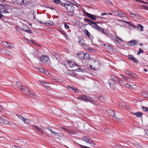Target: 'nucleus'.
<instances>
[{
	"instance_id": "f257e3e1",
	"label": "nucleus",
	"mask_w": 148,
	"mask_h": 148,
	"mask_svg": "<svg viewBox=\"0 0 148 148\" xmlns=\"http://www.w3.org/2000/svg\"><path fill=\"white\" fill-rule=\"evenodd\" d=\"M84 20L85 22L88 23L90 25H91L95 29L105 34H107L106 33L107 32L106 30H105L103 28L101 27L97 24L98 23L94 22L88 19L84 18Z\"/></svg>"
},
{
	"instance_id": "f03ea898",
	"label": "nucleus",
	"mask_w": 148,
	"mask_h": 148,
	"mask_svg": "<svg viewBox=\"0 0 148 148\" xmlns=\"http://www.w3.org/2000/svg\"><path fill=\"white\" fill-rule=\"evenodd\" d=\"M63 4L66 8L67 11L69 12H73L75 10V7H77V6L76 5L70 2Z\"/></svg>"
},
{
	"instance_id": "7ed1b4c3",
	"label": "nucleus",
	"mask_w": 148,
	"mask_h": 148,
	"mask_svg": "<svg viewBox=\"0 0 148 148\" xmlns=\"http://www.w3.org/2000/svg\"><path fill=\"white\" fill-rule=\"evenodd\" d=\"M40 59L42 64H50L51 63L49 58L45 56H41L40 57Z\"/></svg>"
},
{
	"instance_id": "20e7f679",
	"label": "nucleus",
	"mask_w": 148,
	"mask_h": 148,
	"mask_svg": "<svg viewBox=\"0 0 148 148\" xmlns=\"http://www.w3.org/2000/svg\"><path fill=\"white\" fill-rule=\"evenodd\" d=\"M82 139L86 142L93 144V145H95L94 142L92 139L86 136H84L82 138Z\"/></svg>"
},
{
	"instance_id": "39448f33",
	"label": "nucleus",
	"mask_w": 148,
	"mask_h": 148,
	"mask_svg": "<svg viewBox=\"0 0 148 148\" xmlns=\"http://www.w3.org/2000/svg\"><path fill=\"white\" fill-rule=\"evenodd\" d=\"M109 85L110 86V88L112 90H114L116 84L115 83V81L113 80L112 79L110 78L109 80Z\"/></svg>"
},
{
	"instance_id": "423d86ee",
	"label": "nucleus",
	"mask_w": 148,
	"mask_h": 148,
	"mask_svg": "<svg viewBox=\"0 0 148 148\" xmlns=\"http://www.w3.org/2000/svg\"><path fill=\"white\" fill-rule=\"evenodd\" d=\"M107 112L108 114L110 116H113L114 118L115 119H119L117 118V117L115 116V111L114 110H108L107 111Z\"/></svg>"
},
{
	"instance_id": "0eeeda50",
	"label": "nucleus",
	"mask_w": 148,
	"mask_h": 148,
	"mask_svg": "<svg viewBox=\"0 0 148 148\" xmlns=\"http://www.w3.org/2000/svg\"><path fill=\"white\" fill-rule=\"evenodd\" d=\"M85 14L88 17L90 18L92 20H96V17H97L95 15H94L93 14H90L88 13L87 12H86L85 13Z\"/></svg>"
},
{
	"instance_id": "6e6552de",
	"label": "nucleus",
	"mask_w": 148,
	"mask_h": 148,
	"mask_svg": "<svg viewBox=\"0 0 148 148\" xmlns=\"http://www.w3.org/2000/svg\"><path fill=\"white\" fill-rule=\"evenodd\" d=\"M128 58L129 60L133 61L136 63H137L138 62V61L137 60V59L135 58L132 55H129L128 56Z\"/></svg>"
},
{
	"instance_id": "1a4fd4ad",
	"label": "nucleus",
	"mask_w": 148,
	"mask_h": 148,
	"mask_svg": "<svg viewBox=\"0 0 148 148\" xmlns=\"http://www.w3.org/2000/svg\"><path fill=\"white\" fill-rule=\"evenodd\" d=\"M59 31L61 34H63L66 38V39H68L69 38L68 36L66 33L62 29H59Z\"/></svg>"
},
{
	"instance_id": "9d476101",
	"label": "nucleus",
	"mask_w": 148,
	"mask_h": 148,
	"mask_svg": "<svg viewBox=\"0 0 148 148\" xmlns=\"http://www.w3.org/2000/svg\"><path fill=\"white\" fill-rule=\"evenodd\" d=\"M121 76L124 78L125 82H131V79L130 78L127 77V76L124 75H121Z\"/></svg>"
},
{
	"instance_id": "9b49d317",
	"label": "nucleus",
	"mask_w": 148,
	"mask_h": 148,
	"mask_svg": "<svg viewBox=\"0 0 148 148\" xmlns=\"http://www.w3.org/2000/svg\"><path fill=\"white\" fill-rule=\"evenodd\" d=\"M1 123L4 124L6 125L9 124V125H12L11 123H9V122L7 120L3 119H2L1 121Z\"/></svg>"
},
{
	"instance_id": "f8f14e48",
	"label": "nucleus",
	"mask_w": 148,
	"mask_h": 148,
	"mask_svg": "<svg viewBox=\"0 0 148 148\" xmlns=\"http://www.w3.org/2000/svg\"><path fill=\"white\" fill-rule=\"evenodd\" d=\"M23 91L24 93L26 94H29V90L28 88H21Z\"/></svg>"
},
{
	"instance_id": "ddd939ff",
	"label": "nucleus",
	"mask_w": 148,
	"mask_h": 148,
	"mask_svg": "<svg viewBox=\"0 0 148 148\" xmlns=\"http://www.w3.org/2000/svg\"><path fill=\"white\" fill-rule=\"evenodd\" d=\"M68 64L71 68L74 67L75 66H77V65L72 61L68 62Z\"/></svg>"
},
{
	"instance_id": "4468645a",
	"label": "nucleus",
	"mask_w": 148,
	"mask_h": 148,
	"mask_svg": "<svg viewBox=\"0 0 148 148\" xmlns=\"http://www.w3.org/2000/svg\"><path fill=\"white\" fill-rule=\"evenodd\" d=\"M77 55L81 59H85V54L82 52H80V53H78L77 54Z\"/></svg>"
},
{
	"instance_id": "2eb2a0df",
	"label": "nucleus",
	"mask_w": 148,
	"mask_h": 148,
	"mask_svg": "<svg viewBox=\"0 0 148 148\" xmlns=\"http://www.w3.org/2000/svg\"><path fill=\"white\" fill-rule=\"evenodd\" d=\"M42 24H45L47 26H52L53 25L54 23L51 20H49L46 23H42Z\"/></svg>"
},
{
	"instance_id": "dca6fc26",
	"label": "nucleus",
	"mask_w": 148,
	"mask_h": 148,
	"mask_svg": "<svg viewBox=\"0 0 148 148\" xmlns=\"http://www.w3.org/2000/svg\"><path fill=\"white\" fill-rule=\"evenodd\" d=\"M141 95L142 97L144 98L148 97V93L146 92H142L141 93Z\"/></svg>"
},
{
	"instance_id": "f3484780",
	"label": "nucleus",
	"mask_w": 148,
	"mask_h": 148,
	"mask_svg": "<svg viewBox=\"0 0 148 148\" xmlns=\"http://www.w3.org/2000/svg\"><path fill=\"white\" fill-rule=\"evenodd\" d=\"M17 1V3L18 4H22L23 3H27L29 1H27V0L25 1V0H16Z\"/></svg>"
},
{
	"instance_id": "a211bd4d",
	"label": "nucleus",
	"mask_w": 148,
	"mask_h": 148,
	"mask_svg": "<svg viewBox=\"0 0 148 148\" xmlns=\"http://www.w3.org/2000/svg\"><path fill=\"white\" fill-rule=\"evenodd\" d=\"M132 113L136 116L138 117H141L142 115V113L140 112H138L135 113Z\"/></svg>"
},
{
	"instance_id": "6ab92c4d",
	"label": "nucleus",
	"mask_w": 148,
	"mask_h": 148,
	"mask_svg": "<svg viewBox=\"0 0 148 148\" xmlns=\"http://www.w3.org/2000/svg\"><path fill=\"white\" fill-rule=\"evenodd\" d=\"M22 29L23 31L27 32L28 31L29 28L27 25H23L22 26Z\"/></svg>"
},
{
	"instance_id": "aec40b11",
	"label": "nucleus",
	"mask_w": 148,
	"mask_h": 148,
	"mask_svg": "<svg viewBox=\"0 0 148 148\" xmlns=\"http://www.w3.org/2000/svg\"><path fill=\"white\" fill-rule=\"evenodd\" d=\"M79 44L82 46H83L84 44L85 43L84 41L82 38V39H79Z\"/></svg>"
},
{
	"instance_id": "412c9836",
	"label": "nucleus",
	"mask_w": 148,
	"mask_h": 148,
	"mask_svg": "<svg viewBox=\"0 0 148 148\" xmlns=\"http://www.w3.org/2000/svg\"><path fill=\"white\" fill-rule=\"evenodd\" d=\"M16 87L20 88V87L23 88L24 86L22 85L21 83L20 82H17L16 83Z\"/></svg>"
},
{
	"instance_id": "4be33fe9",
	"label": "nucleus",
	"mask_w": 148,
	"mask_h": 148,
	"mask_svg": "<svg viewBox=\"0 0 148 148\" xmlns=\"http://www.w3.org/2000/svg\"><path fill=\"white\" fill-rule=\"evenodd\" d=\"M88 96H86L81 95L80 96V98L82 100H86Z\"/></svg>"
},
{
	"instance_id": "5701e85b",
	"label": "nucleus",
	"mask_w": 148,
	"mask_h": 148,
	"mask_svg": "<svg viewBox=\"0 0 148 148\" xmlns=\"http://www.w3.org/2000/svg\"><path fill=\"white\" fill-rule=\"evenodd\" d=\"M111 79H112L114 81L116 82L118 80V78L117 77H116L114 75H111L110 77Z\"/></svg>"
},
{
	"instance_id": "b1692460",
	"label": "nucleus",
	"mask_w": 148,
	"mask_h": 148,
	"mask_svg": "<svg viewBox=\"0 0 148 148\" xmlns=\"http://www.w3.org/2000/svg\"><path fill=\"white\" fill-rule=\"evenodd\" d=\"M84 33L85 34L87 35V36L88 38H90L91 36V34L86 29H85L84 31Z\"/></svg>"
},
{
	"instance_id": "393cba45",
	"label": "nucleus",
	"mask_w": 148,
	"mask_h": 148,
	"mask_svg": "<svg viewBox=\"0 0 148 148\" xmlns=\"http://www.w3.org/2000/svg\"><path fill=\"white\" fill-rule=\"evenodd\" d=\"M86 101L93 103L94 101V100L91 98H90L88 97Z\"/></svg>"
},
{
	"instance_id": "a878e982",
	"label": "nucleus",
	"mask_w": 148,
	"mask_h": 148,
	"mask_svg": "<svg viewBox=\"0 0 148 148\" xmlns=\"http://www.w3.org/2000/svg\"><path fill=\"white\" fill-rule=\"evenodd\" d=\"M3 42L5 45H7V46H8L10 47H12L11 45H12V44H11L10 43L6 41H4V42Z\"/></svg>"
},
{
	"instance_id": "bb28decb",
	"label": "nucleus",
	"mask_w": 148,
	"mask_h": 148,
	"mask_svg": "<svg viewBox=\"0 0 148 148\" xmlns=\"http://www.w3.org/2000/svg\"><path fill=\"white\" fill-rule=\"evenodd\" d=\"M52 54L56 58V59H58L59 58V55L57 54L56 53L53 52Z\"/></svg>"
},
{
	"instance_id": "cd10ccee",
	"label": "nucleus",
	"mask_w": 148,
	"mask_h": 148,
	"mask_svg": "<svg viewBox=\"0 0 148 148\" xmlns=\"http://www.w3.org/2000/svg\"><path fill=\"white\" fill-rule=\"evenodd\" d=\"M26 124H29L31 122L28 119H25L24 121H23Z\"/></svg>"
},
{
	"instance_id": "c85d7f7f",
	"label": "nucleus",
	"mask_w": 148,
	"mask_h": 148,
	"mask_svg": "<svg viewBox=\"0 0 148 148\" xmlns=\"http://www.w3.org/2000/svg\"><path fill=\"white\" fill-rule=\"evenodd\" d=\"M5 52V54L6 55H9L11 56L12 55V53L9 51L6 50Z\"/></svg>"
},
{
	"instance_id": "c756f323",
	"label": "nucleus",
	"mask_w": 148,
	"mask_h": 148,
	"mask_svg": "<svg viewBox=\"0 0 148 148\" xmlns=\"http://www.w3.org/2000/svg\"><path fill=\"white\" fill-rule=\"evenodd\" d=\"M99 100L101 102H103L105 99V97L103 96H101L99 97Z\"/></svg>"
},
{
	"instance_id": "7c9ffc66",
	"label": "nucleus",
	"mask_w": 148,
	"mask_h": 148,
	"mask_svg": "<svg viewBox=\"0 0 148 148\" xmlns=\"http://www.w3.org/2000/svg\"><path fill=\"white\" fill-rule=\"evenodd\" d=\"M116 82H118V84L121 86H122V85L123 84V81L119 78H118V79Z\"/></svg>"
},
{
	"instance_id": "2f4dec72",
	"label": "nucleus",
	"mask_w": 148,
	"mask_h": 148,
	"mask_svg": "<svg viewBox=\"0 0 148 148\" xmlns=\"http://www.w3.org/2000/svg\"><path fill=\"white\" fill-rule=\"evenodd\" d=\"M28 95H29L32 98H35V97H36L35 95L33 92H29V94Z\"/></svg>"
},
{
	"instance_id": "473e14b6",
	"label": "nucleus",
	"mask_w": 148,
	"mask_h": 148,
	"mask_svg": "<svg viewBox=\"0 0 148 148\" xmlns=\"http://www.w3.org/2000/svg\"><path fill=\"white\" fill-rule=\"evenodd\" d=\"M16 29L18 31V32L19 33H21L22 32V30H21L20 28L18 26H16Z\"/></svg>"
},
{
	"instance_id": "72a5a7b5",
	"label": "nucleus",
	"mask_w": 148,
	"mask_h": 148,
	"mask_svg": "<svg viewBox=\"0 0 148 148\" xmlns=\"http://www.w3.org/2000/svg\"><path fill=\"white\" fill-rule=\"evenodd\" d=\"M137 27L138 28L140 27V29H140V30L141 31H143V27L142 25H141L140 24H138L137 25Z\"/></svg>"
},
{
	"instance_id": "f704fd0d",
	"label": "nucleus",
	"mask_w": 148,
	"mask_h": 148,
	"mask_svg": "<svg viewBox=\"0 0 148 148\" xmlns=\"http://www.w3.org/2000/svg\"><path fill=\"white\" fill-rule=\"evenodd\" d=\"M136 42L134 40H132L131 41H128L127 42V44H129L130 43L132 44L133 43V45H134L135 44Z\"/></svg>"
},
{
	"instance_id": "c9c22d12",
	"label": "nucleus",
	"mask_w": 148,
	"mask_h": 148,
	"mask_svg": "<svg viewBox=\"0 0 148 148\" xmlns=\"http://www.w3.org/2000/svg\"><path fill=\"white\" fill-rule=\"evenodd\" d=\"M53 65L55 67V68L56 69H58L59 68V65L58 64V63L57 64H55V63H54Z\"/></svg>"
},
{
	"instance_id": "e433bc0d",
	"label": "nucleus",
	"mask_w": 148,
	"mask_h": 148,
	"mask_svg": "<svg viewBox=\"0 0 148 148\" xmlns=\"http://www.w3.org/2000/svg\"><path fill=\"white\" fill-rule=\"evenodd\" d=\"M83 47L86 49H90V47L88 45L84 44L83 46Z\"/></svg>"
},
{
	"instance_id": "4c0bfd02",
	"label": "nucleus",
	"mask_w": 148,
	"mask_h": 148,
	"mask_svg": "<svg viewBox=\"0 0 148 148\" xmlns=\"http://www.w3.org/2000/svg\"><path fill=\"white\" fill-rule=\"evenodd\" d=\"M32 129L34 130L37 131V130L38 129L39 127L35 125H33L32 127Z\"/></svg>"
},
{
	"instance_id": "58836bf2",
	"label": "nucleus",
	"mask_w": 148,
	"mask_h": 148,
	"mask_svg": "<svg viewBox=\"0 0 148 148\" xmlns=\"http://www.w3.org/2000/svg\"><path fill=\"white\" fill-rule=\"evenodd\" d=\"M119 106L121 107H125L126 106V105L124 103H120L119 104Z\"/></svg>"
},
{
	"instance_id": "ea45409f",
	"label": "nucleus",
	"mask_w": 148,
	"mask_h": 148,
	"mask_svg": "<svg viewBox=\"0 0 148 148\" xmlns=\"http://www.w3.org/2000/svg\"><path fill=\"white\" fill-rule=\"evenodd\" d=\"M37 131L42 134H43L44 133L43 130L39 127L38 128V129L37 130Z\"/></svg>"
},
{
	"instance_id": "a19ab883",
	"label": "nucleus",
	"mask_w": 148,
	"mask_h": 148,
	"mask_svg": "<svg viewBox=\"0 0 148 148\" xmlns=\"http://www.w3.org/2000/svg\"><path fill=\"white\" fill-rule=\"evenodd\" d=\"M143 50H142L141 49V48H140L139 49V51H138L137 52V55H139V54L140 53H143Z\"/></svg>"
},
{
	"instance_id": "79ce46f5",
	"label": "nucleus",
	"mask_w": 148,
	"mask_h": 148,
	"mask_svg": "<svg viewBox=\"0 0 148 148\" xmlns=\"http://www.w3.org/2000/svg\"><path fill=\"white\" fill-rule=\"evenodd\" d=\"M125 73L130 76H131L132 73L131 72L128 70H126L125 71Z\"/></svg>"
},
{
	"instance_id": "37998d69",
	"label": "nucleus",
	"mask_w": 148,
	"mask_h": 148,
	"mask_svg": "<svg viewBox=\"0 0 148 148\" xmlns=\"http://www.w3.org/2000/svg\"><path fill=\"white\" fill-rule=\"evenodd\" d=\"M18 117L21 120L23 121H24L25 118L22 116L21 115H17Z\"/></svg>"
},
{
	"instance_id": "c03bdc74",
	"label": "nucleus",
	"mask_w": 148,
	"mask_h": 148,
	"mask_svg": "<svg viewBox=\"0 0 148 148\" xmlns=\"http://www.w3.org/2000/svg\"><path fill=\"white\" fill-rule=\"evenodd\" d=\"M125 85L127 87H130L131 88H132L131 87L132 86L128 84H125Z\"/></svg>"
},
{
	"instance_id": "a18cd8bd",
	"label": "nucleus",
	"mask_w": 148,
	"mask_h": 148,
	"mask_svg": "<svg viewBox=\"0 0 148 148\" xmlns=\"http://www.w3.org/2000/svg\"><path fill=\"white\" fill-rule=\"evenodd\" d=\"M131 76H132V77H133L134 79H135L136 78V74L132 73Z\"/></svg>"
},
{
	"instance_id": "49530a36",
	"label": "nucleus",
	"mask_w": 148,
	"mask_h": 148,
	"mask_svg": "<svg viewBox=\"0 0 148 148\" xmlns=\"http://www.w3.org/2000/svg\"><path fill=\"white\" fill-rule=\"evenodd\" d=\"M142 108L145 111H147L148 110V108L143 106Z\"/></svg>"
},
{
	"instance_id": "de8ad7c7",
	"label": "nucleus",
	"mask_w": 148,
	"mask_h": 148,
	"mask_svg": "<svg viewBox=\"0 0 148 148\" xmlns=\"http://www.w3.org/2000/svg\"><path fill=\"white\" fill-rule=\"evenodd\" d=\"M10 8V6L9 5H6L4 6L3 8L7 10Z\"/></svg>"
},
{
	"instance_id": "09e8293b",
	"label": "nucleus",
	"mask_w": 148,
	"mask_h": 148,
	"mask_svg": "<svg viewBox=\"0 0 148 148\" xmlns=\"http://www.w3.org/2000/svg\"><path fill=\"white\" fill-rule=\"evenodd\" d=\"M62 129H64L65 131L67 133H70L71 132H70L67 129H66L64 128H62Z\"/></svg>"
},
{
	"instance_id": "8fccbe9b",
	"label": "nucleus",
	"mask_w": 148,
	"mask_h": 148,
	"mask_svg": "<svg viewBox=\"0 0 148 148\" xmlns=\"http://www.w3.org/2000/svg\"><path fill=\"white\" fill-rule=\"evenodd\" d=\"M139 16V15L136 14L134 13V15H133V16H132V17L134 18L135 17H136L137 18H138V17Z\"/></svg>"
},
{
	"instance_id": "3c124183",
	"label": "nucleus",
	"mask_w": 148,
	"mask_h": 148,
	"mask_svg": "<svg viewBox=\"0 0 148 148\" xmlns=\"http://www.w3.org/2000/svg\"><path fill=\"white\" fill-rule=\"evenodd\" d=\"M85 59H88L89 57V55L88 53L84 54Z\"/></svg>"
},
{
	"instance_id": "603ef678",
	"label": "nucleus",
	"mask_w": 148,
	"mask_h": 148,
	"mask_svg": "<svg viewBox=\"0 0 148 148\" xmlns=\"http://www.w3.org/2000/svg\"><path fill=\"white\" fill-rule=\"evenodd\" d=\"M47 84V83L45 81H42V84L46 88V84Z\"/></svg>"
},
{
	"instance_id": "864d4df0",
	"label": "nucleus",
	"mask_w": 148,
	"mask_h": 148,
	"mask_svg": "<svg viewBox=\"0 0 148 148\" xmlns=\"http://www.w3.org/2000/svg\"><path fill=\"white\" fill-rule=\"evenodd\" d=\"M52 133L54 134L56 136H59V135H58V134H59V133H57L56 132L53 131H52Z\"/></svg>"
},
{
	"instance_id": "5fc2aeb1",
	"label": "nucleus",
	"mask_w": 148,
	"mask_h": 148,
	"mask_svg": "<svg viewBox=\"0 0 148 148\" xmlns=\"http://www.w3.org/2000/svg\"><path fill=\"white\" fill-rule=\"evenodd\" d=\"M6 49H1V52L3 54H5V52L6 51Z\"/></svg>"
},
{
	"instance_id": "6e6d98bb",
	"label": "nucleus",
	"mask_w": 148,
	"mask_h": 148,
	"mask_svg": "<svg viewBox=\"0 0 148 148\" xmlns=\"http://www.w3.org/2000/svg\"><path fill=\"white\" fill-rule=\"evenodd\" d=\"M125 14L122 13V15L119 16V17H121L123 19L124 18H125Z\"/></svg>"
},
{
	"instance_id": "4d7b16f0",
	"label": "nucleus",
	"mask_w": 148,
	"mask_h": 148,
	"mask_svg": "<svg viewBox=\"0 0 148 148\" xmlns=\"http://www.w3.org/2000/svg\"><path fill=\"white\" fill-rule=\"evenodd\" d=\"M118 39L119 40H120V41H122V39L118 37H116V38L115 39V41H116V42L118 41Z\"/></svg>"
},
{
	"instance_id": "13d9d810",
	"label": "nucleus",
	"mask_w": 148,
	"mask_h": 148,
	"mask_svg": "<svg viewBox=\"0 0 148 148\" xmlns=\"http://www.w3.org/2000/svg\"><path fill=\"white\" fill-rule=\"evenodd\" d=\"M64 27L66 29H68L69 28V25L66 24V23H65Z\"/></svg>"
},
{
	"instance_id": "bf43d9fd",
	"label": "nucleus",
	"mask_w": 148,
	"mask_h": 148,
	"mask_svg": "<svg viewBox=\"0 0 148 148\" xmlns=\"http://www.w3.org/2000/svg\"><path fill=\"white\" fill-rule=\"evenodd\" d=\"M122 13L121 12L118 11H117V16H118L119 17V16H121L122 15Z\"/></svg>"
},
{
	"instance_id": "052dcab7",
	"label": "nucleus",
	"mask_w": 148,
	"mask_h": 148,
	"mask_svg": "<svg viewBox=\"0 0 148 148\" xmlns=\"http://www.w3.org/2000/svg\"><path fill=\"white\" fill-rule=\"evenodd\" d=\"M60 2V0H54V2L56 3H59Z\"/></svg>"
},
{
	"instance_id": "680f3d73",
	"label": "nucleus",
	"mask_w": 148,
	"mask_h": 148,
	"mask_svg": "<svg viewBox=\"0 0 148 148\" xmlns=\"http://www.w3.org/2000/svg\"><path fill=\"white\" fill-rule=\"evenodd\" d=\"M142 7L144 8L145 9L148 10V7H146L145 5H142Z\"/></svg>"
},
{
	"instance_id": "e2e57ef3",
	"label": "nucleus",
	"mask_w": 148,
	"mask_h": 148,
	"mask_svg": "<svg viewBox=\"0 0 148 148\" xmlns=\"http://www.w3.org/2000/svg\"><path fill=\"white\" fill-rule=\"evenodd\" d=\"M79 146H80V147L81 148H87V146H84V145H80Z\"/></svg>"
},
{
	"instance_id": "0e129e2a",
	"label": "nucleus",
	"mask_w": 148,
	"mask_h": 148,
	"mask_svg": "<svg viewBox=\"0 0 148 148\" xmlns=\"http://www.w3.org/2000/svg\"><path fill=\"white\" fill-rule=\"evenodd\" d=\"M1 12L2 11L0 10V18H1L3 16Z\"/></svg>"
},
{
	"instance_id": "69168bd1",
	"label": "nucleus",
	"mask_w": 148,
	"mask_h": 148,
	"mask_svg": "<svg viewBox=\"0 0 148 148\" xmlns=\"http://www.w3.org/2000/svg\"><path fill=\"white\" fill-rule=\"evenodd\" d=\"M71 89L72 90H74L75 91V92H77V90L76 89H75V88H73V87H71Z\"/></svg>"
},
{
	"instance_id": "338daca9",
	"label": "nucleus",
	"mask_w": 148,
	"mask_h": 148,
	"mask_svg": "<svg viewBox=\"0 0 148 148\" xmlns=\"http://www.w3.org/2000/svg\"><path fill=\"white\" fill-rule=\"evenodd\" d=\"M39 52V50L38 49H36L34 51V53H37Z\"/></svg>"
},
{
	"instance_id": "774afa93",
	"label": "nucleus",
	"mask_w": 148,
	"mask_h": 148,
	"mask_svg": "<svg viewBox=\"0 0 148 148\" xmlns=\"http://www.w3.org/2000/svg\"><path fill=\"white\" fill-rule=\"evenodd\" d=\"M144 132L145 134H146L148 136V130H144Z\"/></svg>"
}]
</instances>
